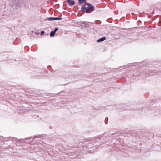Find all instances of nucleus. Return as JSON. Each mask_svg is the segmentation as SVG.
<instances>
[{
  "label": "nucleus",
  "mask_w": 161,
  "mask_h": 161,
  "mask_svg": "<svg viewBox=\"0 0 161 161\" xmlns=\"http://www.w3.org/2000/svg\"><path fill=\"white\" fill-rule=\"evenodd\" d=\"M62 19V18L57 17H49L47 18V19L49 21H52L53 20H59Z\"/></svg>",
  "instance_id": "2"
},
{
  "label": "nucleus",
  "mask_w": 161,
  "mask_h": 161,
  "mask_svg": "<svg viewBox=\"0 0 161 161\" xmlns=\"http://www.w3.org/2000/svg\"><path fill=\"white\" fill-rule=\"evenodd\" d=\"M55 33H54L53 31H52L51 32L50 35L51 37L53 36H54Z\"/></svg>",
  "instance_id": "6"
},
{
  "label": "nucleus",
  "mask_w": 161,
  "mask_h": 161,
  "mask_svg": "<svg viewBox=\"0 0 161 161\" xmlns=\"http://www.w3.org/2000/svg\"><path fill=\"white\" fill-rule=\"evenodd\" d=\"M44 31H42L41 32V35H42L44 34Z\"/></svg>",
  "instance_id": "8"
},
{
  "label": "nucleus",
  "mask_w": 161,
  "mask_h": 161,
  "mask_svg": "<svg viewBox=\"0 0 161 161\" xmlns=\"http://www.w3.org/2000/svg\"><path fill=\"white\" fill-rule=\"evenodd\" d=\"M94 9V7L91 3H86L85 6H82L81 8V11L84 12H86L87 13H90L93 11Z\"/></svg>",
  "instance_id": "1"
},
{
  "label": "nucleus",
  "mask_w": 161,
  "mask_h": 161,
  "mask_svg": "<svg viewBox=\"0 0 161 161\" xmlns=\"http://www.w3.org/2000/svg\"><path fill=\"white\" fill-rule=\"evenodd\" d=\"M67 2L70 6H73L75 4V2L73 0H68Z\"/></svg>",
  "instance_id": "3"
},
{
  "label": "nucleus",
  "mask_w": 161,
  "mask_h": 161,
  "mask_svg": "<svg viewBox=\"0 0 161 161\" xmlns=\"http://www.w3.org/2000/svg\"><path fill=\"white\" fill-rule=\"evenodd\" d=\"M86 0H78V2L80 4H81L83 3H86Z\"/></svg>",
  "instance_id": "5"
},
{
  "label": "nucleus",
  "mask_w": 161,
  "mask_h": 161,
  "mask_svg": "<svg viewBox=\"0 0 161 161\" xmlns=\"http://www.w3.org/2000/svg\"><path fill=\"white\" fill-rule=\"evenodd\" d=\"M105 40H106V37H103L101 38H100V39L97 40V42H101Z\"/></svg>",
  "instance_id": "4"
},
{
  "label": "nucleus",
  "mask_w": 161,
  "mask_h": 161,
  "mask_svg": "<svg viewBox=\"0 0 161 161\" xmlns=\"http://www.w3.org/2000/svg\"><path fill=\"white\" fill-rule=\"evenodd\" d=\"M58 28H55V29H54V31H53L55 33V32L58 31Z\"/></svg>",
  "instance_id": "7"
}]
</instances>
